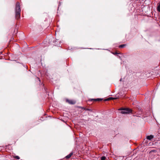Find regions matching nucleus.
<instances>
[{"label": "nucleus", "instance_id": "nucleus-1", "mask_svg": "<svg viewBox=\"0 0 160 160\" xmlns=\"http://www.w3.org/2000/svg\"><path fill=\"white\" fill-rule=\"evenodd\" d=\"M21 11L20 3L19 2H17L15 7V17L17 19H19L20 17Z\"/></svg>", "mask_w": 160, "mask_h": 160}, {"label": "nucleus", "instance_id": "nucleus-2", "mask_svg": "<svg viewBox=\"0 0 160 160\" xmlns=\"http://www.w3.org/2000/svg\"><path fill=\"white\" fill-rule=\"evenodd\" d=\"M122 110H124V111H121V113L122 114H125L132 113V110L131 109L129 108H126L123 109Z\"/></svg>", "mask_w": 160, "mask_h": 160}, {"label": "nucleus", "instance_id": "nucleus-3", "mask_svg": "<svg viewBox=\"0 0 160 160\" xmlns=\"http://www.w3.org/2000/svg\"><path fill=\"white\" fill-rule=\"evenodd\" d=\"M66 102L70 104H74L76 103L75 100L72 99H66Z\"/></svg>", "mask_w": 160, "mask_h": 160}, {"label": "nucleus", "instance_id": "nucleus-4", "mask_svg": "<svg viewBox=\"0 0 160 160\" xmlns=\"http://www.w3.org/2000/svg\"><path fill=\"white\" fill-rule=\"evenodd\" d=\"M102 98H97V99H90L88 100L89 101H94V102H100L102 101Z\"/></svg>", "mask_w": 160, "mask_h": 160}, {"label": "nucleus", "instance_id": "nucleus-5", "mask_svg": "<svg viewBox=\"0 0 160 160\" xmlns=\"http://www.w3.org/2000/svg\"><path fill=\"white\" fill-rule=\"evenodd\" d=\"M73 154V152H71L68 155L66 156L65 157V158L66 159H68L69 158L71 157L72 155Z\"/></svg>", "mask_w": 160, "mask_h": 160}, {"label": "nucleus", "instance_id": "nucleus-6", "mask_svg": "<svg viewBox=\"0 0 160 160\" xmlns=\"http://www.w3.org/2000/svg\"><path fill=\"white\" fill-rule=\"evenodd\" d=\"M154 138V136L152 135H150L147 137V139L149 140H151Z\"/></svg>", "mask_w": 160, "mask_h": 160}, {"label": "nucleus", "instance_id": "nucleus-7", "mask_svg": "<svg viewBox=\"0 0 160 160\" xmlns=\"http://www.w3.org/2000/svg\"><path fill=\"white\" fill-rule=\"evenodd\" d=\"M157 10L159 12H160V2L158 4V5L157 8Z\"/></svg>", "mask_w": 160, "mask_h": 160}, {"label": "nucleus", "instance_id": "nucleus-8", "mask_svg": "<svg viewBox=\"0 0 160 160\" xmlns=\"http://www.w3.org/2000/svg\"><path fill=\"white\" fill-rule=\"evenodd\" d=\"M113 100V98L110 97V98H107L105 99L104 100L105 101H109V100Z\"/></svg>", "mask_w": 160, "mask_h": 160}, {"label": "nucleus", "instance_id": "nucleus-9", "mask_svg": "<svg viewBox=\"0 0 160 160\" xmlns=\"http://www.w3.org/2000/svg\"><path fill=\"white\" fill-rule=\"evenodd\" d=\"M125 46H126V44H122V45H119V48H124Z\"/></svg>", "mask_w": 160, "mask_h": 160}, {"label": "nucleus", "instance_id": "nucleus-10", "mask_svg": "<svg viewBox=\"0 0 160 160\" xmlns=\"http://www.w3.org/2000/svg\"><path fill=\"white\" fill-rule=\"evenodd\" d=\"M150 112H148L145 113V116H144V117H147L150 114Z\"/></svg>", "mask_w": 160, "mask_h": 160}, {"label": "nucleus", "instance_id": "nucleus-11", "mask_svg": "<svg viewBox=\"0 0 160 160\" xmlns=\"http://www.w3.org/2000/svg\"><path fill=\"white\" fill-rule=\"evenodd\" d=\"M13 158H14L16 159H20V157L18 156H14Z\"/></svg>", "mask_w": 160, "mask_h": 160}, {"label": "nucleus", "instance_id": "nucleus-12", "mask_svg": "<svg viewBox=\"0 0 160 160\" xmlns=\"http://www.w3.org/2000/svg\"><path fill=\"white\" fill-rule=\"evenodd\" d=\"M157 138L158 139L160 138V133L158 132V134L156 136Z\"/></svg>", "mask_w": 160, "mask_h": 160}, {"label": "nucleus", "instance_id": "nucleus-13", "mask_svg": "<svg viewBox=\"0 0 160 160\" xmlns=\"http://www.w3.org/2000/svg\"><path fill=\"white\" fill-rule=\"evenodd\" d=\"M106 159V158L105 156H102L101 158V160H105Z\"/></svg>", "mask_w": 160, "mask_h": 160}, {"label": "nucleus", "instance_id": "nucleus-14", "mask_svg": "<svg viewBox=\"0 0 160 160\" xmlns=\"http://www.w3.org/2000/svg\"><path fill=\"white\" fill-rule=\"evenodd\" d=\"M78 108H81V109H83L84 110H85V109H86L84 107H80V106H78Z\"/></svg>", "mask_w": 160, "mask_h": 160}, {"label": "nucleus", "instance_id": "nucleus-15", "mask_svg": "<svg viewBox=\"0 0 160 160\" xmlns=\"http://www.w3.org/2000/svg\"><path fill=\"white\" fill-rule=\"evenodd\" d=\"M113 54L115 55H117L118 54H119V53H118L117 52H112V53Z\"/></svg>", "mask_w": 160, "mask_h": 160}, {"label": "nucleus", "instance_id": "nucleus-16", "mask_svg": "<svg viewBox=\"0 0 160 160\" xmlns=\"http://www.w3.org/2000/svg\"><path fill=\"white\" fill-rule=\"evenodd\" d=\"M85 110H87V111H91V112L92 111V109H89V108H86V109H85Z\"/></svg>", "mask_w": 160, "mask_h": 160}, {"label": "nucleus", "instance_id": "nucleus-17", "mask_svg": "<svg viewBox=\"0 0 160 160\" xmlns=\"http://www.w3.org/2000/svg\"><path fill=\"white\" fill-rule=\"evenodd\" d=\"M113 98V100L114 99H117V98Z\"/></svg>", "mask_w": 160, "mask_h": 160}, {"label": "nucleus", "instance_id": "nucleus-18", "mask_svg": "<svg viewBox=\"0 0 160 160\" xmlns=\"http://www.w3.org/2000/svg\"><path fill=\"white\" fill-rule=\"evenodd\" d=\"M39 80V81L40 82V80L39 78H37Z\"/></svg>", "mask_w": 160, "mask_h": 160}, {"label": "nucleus", "instance_id": "nucleus-19", "mask_svg": "<svg viewBox=\"0 0 160 160\" xmlns=\"http://www.w3.org/2000/svg\"><path fill=\"white\" fill-rule=\"evenodd\" d=\"M142 113H141V115H142Z\"/></svg>", "mask_w": 160, "mask_h": 160}, {"label": "nucleus", "instance_id": "nucleus-20", "mask_svg": "<svg viewBox=\"0 0 160 160\" xmlns=\"http://www.w3.org/2000/svg\"><path fill=\"white\" fill-rule=\"evenodd\" d=\"M121 81V79H120V81Z\"/></svg>", "mask_w": 160, "mask_h": 160}]
</instances>
